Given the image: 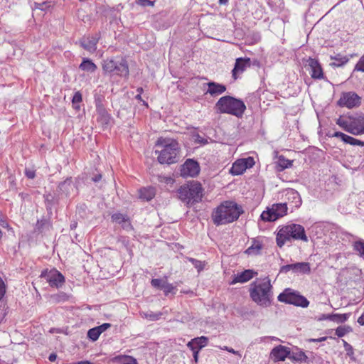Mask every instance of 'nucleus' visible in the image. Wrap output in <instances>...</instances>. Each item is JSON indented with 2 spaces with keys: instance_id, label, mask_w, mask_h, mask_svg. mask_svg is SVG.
<instances>
[{
  "instance_id": "nucleus-1",
  "label": "nucleus",
  "mask_w": 364,
  "mask_h": 364,
  "mask_svg": "<svg viewBox=\"0 0 364 364\" xmlns=\"http://www.w3.org/2000/svg\"><path fill=\"white\" fill-rule=\"evenodd\" d=\"M156 146L161 149L155 151L158 161L161 164H172L179 159L180 146L178 141L170 138H159Z\"/></svg>"
},
{
  "instance_id": "nucleus-2",
  "label": "nucleus",
  "mask_w": 364,
  "mask_h": 364,
  "mask_svg": "<svg viewBox=\"0 0 364 364\" xmlns=\"http://www.w3.org/2000/svg\"><path fill=\"white\" fill-rule=\"evenodd\" d=\"M252 300L262 307H268L272 304L273 298L272 286L270 279L265 277L252 283L250 288Z\"/></svg>"
},
{
  "instance_id": "nucleus-3",
  "label": "nucleus",
  "mask_w": 364,
  "mask_h": 364,
  "mask_svg": "<svg viewBox=\"0 0 364 364\" xmlns=\"http://www.w3.org/2000/svg\"><path fill=\"white\" fill-rule=\"evenodd\" d=\"M240 206L233 201L222 203L212 213V220L215 225L232 223L242 213Z\"/></svg>"
},
{
  "instance_id": "nucleus-4",
  "label": "nucleus",
  "mask_w": 364,
  "mask_h": 364,
  "mask_svg": "<svg viewBox=\"0 0 364 364\" xmlns=\"http://www.w3.org/2000/svg\"><path fill=\"white\" fill-rule=\"evenodd\" d=\"M276 239L277 244L279 247H282L287 242H290L291 240L308 241L304 228L294 223L282 227L277 232Z\"/></svg>"
},
{
  "instance_id": "nucleus-5",
  "label": "nucleus",
  "mask_w": 364,
  "mask_h": 364,
  "mask_svg": "<svg viewBox=\"0 0 364 364\" xmlns=\"http://www.w3.org/2000/svg\"><path fill=\"white\" fill-rule=\"evenodd\" d=\"M215 108L220 113H225L241 117L246 106L243 101L231 96H224L219 99L215 104Z\"/></svg>"
},
{
  "instance_id": "nucleus-6",
  "label": "nucleus",
  "mask_w": 364,
  "mask_h": 364,
  "mask_svg": "<svg viewBox=\"0 0 364 364\" xmlns=\"http://www.w3.org/2000/svg\"><path fill=\"white\" fill-rule=\"evenodd\" d=\"M178 198L184 203L189 204L191 203L198 202L203 197V188L199 182L193 183L181 186L178 191Z\"/></svg>"
},
{
  "instance_id": "nucleus-7",
  "label": "nucleus",
  "mask_w": 364,
  "mask_h": 364,
  "mask_svg": "<svg viewBox=\"0 0 364 364\" xmlns=\"http://www.w3.org/2000/svg\"><path fill=\"white\" fill-rule=\"evenodd\" d=\"M280 302L293 304L296 306L306 308L309 306V301L299 292L287 288L285 289L277 297Z\"/></svg>"
},
{
  "instance_id": "nucleus-8",
  "label": "nucleus",
  "mask_w": 364,
  "mask_h": 364,
  "mask_svg": "<svg viewBox=\"0 0 364 364\" xmlns=\"http://www.w3.org/2000/svg\"><path fill=\"white\" fill-rule=\"evenodd\" d=\"M287 203L273 204L271 208H267L261 214V219L264 221H275L283 217L287 212Z\"/></svg>"
},
{
  "instance_id": "nucleus-9",
  "label": "nucleus",
  "mask_w": 364,
  "mask_h": 364,
  "mask_svg": "<svg viewBox=\"0 0 364 364\" xmlns=\"http://www.w3.org/2000/svg\"><path fill=\"white\" fill-rule=\"evenodd\" d=\"M41 277L44 278L51 287L57 289L61 287L65 282L64 276L55 269L43 270Z\"/></svg>"
},
{
  "instance_id": "nucleus-10",
  "label": "nucleus",
  "mask_w": 364,
  "mask_h": 364,
  "mask_svg": "<svg viewBox=\"0 0 364 364\" xmlns=\"http://www.w3.org/2000/svg\"><path fill=\"white\" fill-rule=\"evenodd\" d=\"M180 171L181 176L183 178H193L200 173V166L196 161L188 159L181 166Z\"/></svg>"
},
{
  "instance_id": "nucleus-11",
  "label": "nucleus",
  "mask_w": 364,
  "mask_h": 364,
  "mask_svg": "<svg viewBox=\"0 0 364 364\" xmlns=\"http://www.w3.org/2000/svg\"><path fill=\"white\" fill-rule=\"evenodd\" d=\"M338 104L342 107L353 108L360 104V98L355 92H349L343 93L342 97L338 100Z\"/></svg>"
},
{
  "instance_id": "nucleus-12",
  "label": "nucleus",
  "mask_w": 364,
  "mask_h": 364,
  "mask_svg": "<svg viewBox=\"0 0 364 364\" xmlns=\"http://www.w3.org/2000/svg\"><path fill=\"white\" fill-rule=\"evenodd\" d=\"M291 270L294 273L309 274L311 268L309 262H297L282 266L280 269V272L287 273Z\"/></svg>"
},
{
  "instance_id": "nucleus-13",
  "label": "nucleus",
  "mask_w": 364,
  "mask_h": 364,
  "mask_svg": "<svg viewBox=\"0 0 364 364\" xmlns=\"http://www.w3.org/2000/svg\"><path fill=\"white\" fill-rule=\"evenodd\" d=\"M290 349L288 347L279 345L274 347L270 353V358L274 361H283L290 355Z\"/></svg>"
},
{
  "instance_id": "nucleus-14",
  "label": "nucleus",
  "mask_w": 364,
  "mask_h": 364,
  "mask_svg": "<svg viewBox=\"0 0 364 364\" xmlns=\"http://www.w3.org/2000/svg\"><path fill=\"white\" fill-rule=\"evenodd\" d=\"M250 66V58H237L236 60L235 67L232 71V77L236 80L240 75H241L247 68Z\"/></svg>"
},
{
  "instance_id": "nucleus-15",
  "label": "nucleus",
  "mask_w": 364,
  "mask_h": 364,
  "mask_svg": "<svg viewBox=\"0 0 364 364\" xmlns=\"http://www.w3.org/2000/svg\"><path fill=\"white\" fill-rule=\"evenodd\" d=\"M307 65L310 68L311 76L314 79H321L323 77L322 68L316 59L309 58L307 60Z\"/></svg>"
},
{
  "instance_id": "nucleus-16",
  "label": "nucleus",
  "mask_w": 364,
  "mask_h": 364,
  "mask_svg": "<svg viewBox=\"0 0 364 364\" xmlns=\"http://www.w3.org/2000/svg\"><path fill=\"white\" fill-rule=\"evenodd\" d=\"M286 200L291 208H299L301 205V198L299 193L294 189H288L285 193Z\"/></svg>"
},
{
  "instance_id": "nucleus-17",
  "label": "nucleus",
  "mask_w": 364,
  "mask_h": 364,
  "mask_svg": "<svg viewBox=\"0 0 364 364\" xmlns=\"http://www.w3.org/2000/svg\"><path fill=\"white\" fill-rule=\"evenodd\" d=\"M98 42V37L91 36V37H85L80 40L81 46L89 51L90 53H93L97 49V43Z\"/></svg>"
},
{
  "instance_id": "nucleus-18",
  "label": "nucleus",
  "mask_w": 364,
  "mask_h": 364,
  "mask_svg": "<svg viewBox=\"0 0 364 364\" xmlns=\"http://www.w3.org/2000/svg\"><path fill=\"white\" fill-rule=\"evenodd\" d=\"M74 188L71 178H67L59 184L58 192L61 196H69L73 193Z\"/></svg>"
},
{
  "instance_id": "nucleus-19",
  "label": "nucleus",
  "mask_w": 364,
  "mask_h": 364,
  "mask_svg": "<svg viewBox=\"0 0 364 364\" xmlns=\"http://www.w3.org/2000/svg\"><path fill=\"white\" fill-rule=\"evenodd\" d=\"M350 133L354 135L364 134V116H359L352 119V129Z\"/></svg>"
},
{
  "instance_id": "nucleus-20",
  "label": "nucleus",
  "mask_w": 364,
  "mask_h": 364,
  "mask_svg": "<svg viewBox=\"0 0 364 364\" xmlns=\"http://www.w3.org/2000/svg\"><path fill=\"white\" fill-rule=\"evenodd\" d=\"M208 90L206 94H210L211 96H218L223 94L226 90V87L222 84L215 82H209L207 83Z\"/></svg>"
},
{
  "instance_id": "nucleus-21",
  "label": "nucleus",
  "mask_w": 364,
  "mask_h": 364,
  "mask_svg": "<svg viewBox=\"0 0 364 364\" xmlns=\"http://www.w3.org/2000/svg\"><path fill=\"white\" fill-rule=\"evenodd\" d=\"M255 274H257V272H254L253 270L246 269L244 272L236 274L235 276V278L232 279V281L231 282L230 284H235L238 282H240V283L246 282L249 281L250 279H251L252 278H253V277Z\"/></svg>"
},
{
  "instance_id": "nucleus-22",
  "label": "nucleus",
  "mask_w": 364,
  "mask_h": 364,
  "mask_svg": "<svg viewBox=\"0 0 364 364\" xmlns=\"http://www.w3.org/2000/svg\"><path fill=\"white\" fill-rule=\"evenodd\" d=\"M96 107L97 113V121L103 126L107 125L110 121V115L100 103H97L96 105Z\"/></svg>"
},
{
  "instance_id": "nucleus-23",
  "label": "nucleus",
  "mask_w": 364,
  "mask_h": 364,
  "mask_svg": "<svg viewBox=\"0 0 364 364\" xmlns=\"http://www.w3.org/2000/svg\"><path fill=\"white\" fill-rule=\"evenodd\" d=\"M333 136L340 138L343 141H344L346 144H349L350 145L361 146H364V141L357 139L355 138H353L350 136H348V135L343 134L342 132H336L333 134Z\"/></svg>"
},
{
  "instance_id": "nucleus-24",
  "label": "nucleus",
  "mask_w": 364,
  "mask_h": 364,
  "mask_svg": "<svg viewBox=\"0 0 364 364\" xmlns=\"http://www.w3.org/2000/svg\"><path fill=\"white\" fill-rule=\"evenodd\" d=\"M114 72L121 77H127L129 76V70L127 60L122 58L117 60L116 68H114Z\"/></svg>"
},
{
  "instance_id": "nucleus-25",
  "label": "nucleus",
  "mask_w": 364,
  "mask_h": 364,
  "mask_svg": "<svg viewBox=\"0 0 364 364\" xmlns=\"http://www.w3.org/2000/svg\"><path fill=\"white\" fill-rule=\"evenodd\" d=\"M112 219L114 222L122 225V228L126 230H131L132 229L129 218L125 215L115 213L112 215Z\"/></svg>"
},
{
  "instance_id": "nucleus-26",
  "label": "nucleus",
  "mask_w": 364,
  "mask_h": 364,
  "mask_svg": "<svg viewBox=\"0 0 364 364\" xmlns=\"http://www.w3.org/2000/svg\"><path fill=\"white\" fill-rule=\"evenodd\" d=\"M208 338L205 336L197 337L192 339L187 344V346L191 350H200L202 348L205 347L208 344Z\"/></svg>"
},
{
  "instance_id": "nucleus-27",
  "label": "nucleus",
  "mask_w": 364,
  "mask_h": 364,
  "mask_svg": "<svg viewBox=\"0 0 364 364\" xmlns=\"http://www.w3.org/2000/svg\"><path fill=\"white\" fill-rule=\"evenodd\" d=\"M263 247L262 243L259 240H254L252 245L245 250V253L248 255H257Z\"/></svg>"
},
{
  "instance_id": "nucleus-28",
  "label": "nucleus",
  "mask_w": 364,
  "mask_h": 364,
  "mask_svg": "<svg viewBox=\"0 0 364 364\" xmlns=\"http://www.w3.org/2000/svg\"><path fill=\"white\" fill-rule=\"evenodd\" d=\"M112 361L117 364H138L134 358L125 355L115 356L112 358Z\"/></svg>"
},
{
  "instance_id": "nucleus-29",
  "label": "nucleus",
  "mask_w": 364,
  "mask_h": 364,
  "mask_svg": "<svg viewBox=\"0 0 364 364\" xmlns=\"http://www.w3.org/2000/svg\"><path fill=\"white\" fill-rule=\"evenodd\" d=\"M139 198L145 200H151L155 196V189L153 187L142 188L139 191Z\"/></svg>"
},
{
  "instance_id": "nucleus-30",
  "label": "nucleus",
  "mask_w": 364,
  "mask_h": 364,
  "mask_svg": "<svg viewBox=\"0 0 364 364\" xmlns=\"http://www.w3.org/2000/svg\"><path fill=\"white\" fill-rule=\"evenodd\" d=\"M246 170V168L245 165L243 164L241 159L237 160L232 166V168H230V173L233 176H238Z\"/></svg>"
},
{
  "instance_id": "nucleus-31",
  "label": "nucleus",
  "mask_w": 364,
  "mask_h": 364,
  "mask_svg": "<svg viewBox=\"0 0 364 364\" xmlns=\"http://www.w3.org/2000/svg\"><path fill=\"white\" fill-rule=\"evenodd\" d=\"M79 68L82 70L89 73H94L97 70V65L89 59H84Z\"/></svg>"
},
{
  "instance_id": "nucleus-32",
  "label": "nucleus",
  "mask_w": 364,
  "mask_h": 364,
  "mask_svg": "<svg viewBox=\"0 0 364 364\" xmlns=\"http://www.w3.org/2000/svg\"><path fill=\"white\" fill-rule=\"evenodd\" d=\"M116 61L114 59H107L103 61L102 69L105 73H113L116 68Z\"/></svg>"
},
{
  "instance_id": "nucleus-33",
  "label": "nucleus",
  "mask_w": 364,
  "mask_h": 364,
  "mask_svg": "<svg viewBox=\"0 0 364 364\" xmlns=\"http://www.w3.org/2000/svg\"><path fill=\"white\" fill-rule=\"evenodd\" d=\"M332 60H334L330 65L335 67H339L346 64L348 61V58L346 56H341L338 55L335 57H331Z\"/></svg>"
},
{
  "instance_id": "nucleus-34",
  "label": "nucleus",
  "mask_w": 364,
  "mask_h": 364,
  "mask_svg": "<svg viewBox=\"0 0 364 364\" xmlns=\"http://www.w3.org/2000/svg\"><path fill=\"white\" fill-rule=\"evenodd\" d=\"M336 124L339 127L343 128L345 131H346L349 133H350V130L352 129V120H350L349 122L342 117H339L336 121Z\"/></svg>"
},
{
  "instance_id": "nucleus-35",
  "label": "nucleus",
  "mask_w": 364,
  "mask_h": 364,
  "mask_svg": "<svg viewBox=\"0 0 364 364\" xmlns=\"http://www.w3.org/2000/svg\"><path fill=\"white\" fill-rule=\"evenodd\" d=\"M350 314H332L331 321L333 322H336L337 323H341L347 321L350 316Z\"/></svg>"
},
{
  "instance_id": "nucleus-36",
  "label": "nucleus",
  "mask_w": 364,
  "mask_h": 364,
  "mask_svg": "<svg viewBox=\"0 0 364 364\" xmlns=\"http://www.w3.org/2000/svg\"><path fill=\"white\" fill-rule=\"evenodd\" d=\"M289 358L296 361H300L301 363L306 362L307 356L302 351H299L297 353H293L292 355L290 354Z\"/></svg>"
},
{
  "instance_id": "nucleus-37",
  "label": "nucleus",
  "mask_w": 364,
  "mask_h": 364,
  "mask_svg": "<svg viewBox=\"0 0 364 364\" xmlns=\"http://www.w3.org/2000/svg\"><path fill=\"white\" fill-rule=\"evenodd\" d=\"M354 250L357 251L360 256L364 257V240H359L354 242Z\"/></svg>"
},
{
  "instance_id": "nucleus-38",
  "label": "nucleus",
  "mask_w": 364,
  "mask_h": 364,
  "mask_svg": "<svg viewBox=\"0 0 364 364\" xmlns=\"http://www.w3.org/2000/svg\"><path fill=\"white\" fill-rule=\"evenodd\" d=\"M163 290L164 294L168 296L169 294H176L177 289L176 287L166 282L164 286Z\"/></svg>"
},
{
  "instance_id": "nucleus-39",
  "label": "nucleus",
  "mask_w": 364,
  "mask_h": 364,
  "mask_svg": "<svg viewBox=\"0 0 364 364\" xmlns=\"http://www.w3.org/2000/svg\"><path fill=\"white\" fill-rule=\"evenodd\" d=\"M100 334V331L98 330V328L95 327L88 331L87 337L92 341H95L98 339Z\"/></svg>"
},
{
  "instance_id": "nucleus-40",
  "label": "nucleus",
  "mask_w": 364,
  "mask_h": 364,
  "mask_svg": "<svg viewBox=\"0 0 364 364\" xmlns=\"http://www.w3.org/2000/svg\"><path fill=\"white\" fill-rule=\"evenodd\" d=\"M188 260L193 264L195 268L197 269L198 272H201L206 264L205 262H201L193 258H188Z\"/></svg>"
},
{
  "instance_id": "nucleus-41",
  "label": "nucleus",
  "mask_w": 364,
  "mask_h": 364,
  "mask_svg": "<svg viewBox=\"0 0 364 364\" xmlns=\"http://www.w3.org/2000/svg\"><path fill=\"white\" fill-rule=\"evenodd\" d=\"M351 331V328L350 326H338L336 329V335L338 337H343L347 333L350 332Z\"/></svg>"
},
{
  "instance_id": "nucleus-42",
  "label": "nucleus",
  "mask_w": 364,
  "mask_h": 364,
  "mask_svg": "<svg viewBox=\"0 0 364 364\" xmlns=\"http://www.w3.org/2000/svg\"><path fill=\"white\" fill-rule=\"evenodd\" d=\"M278 165L282 168V169H284L291 167L292 161L289 159H286L284 156H281L278 160Z\"/></svg>"
},
{
  "instance_id": "nucleus-43",
  "label": "nucleus",
  "mask_w": 364,
  "mask_h": 364,
  "mask_svg": "<svg viewBox=\"0 0 364 364\" xmlns=\"http://www.w3.org/2000/svg\"><path fill=\"white\" fill-rule=\"evenodd\" d=\"M167 279H153L151 281V285L155 287V288H157V289H163L164 288V286L165 284V283L166 282Z\"/></svg>"
},
{
  "instance_id": "nucleus-44",
  "label": "nucleus",
  "mask_w": 364,
  "mask_h": 364,
  "mask_svg": "<svg viewBox=\"0 0 364 364\" xmlns=\"http://www.w3.org/2000/svg\"><path fill=\"white\" fill-rule=\"evenodd\" d=\"M245 165L246 169L252 168L255 165V160L252 157H247L245 159H240Z\"/></svg>"
},
{
  "instance_id": "nucleus-45",
  "label": "nucleus",
  "mask_w": 364,
  "mask_h": 364,
  "mask_svg": "<svg viewBox=\"0 0 364 364\" xmlns=\"http://www.w3.org/2000/svg\"><path fill=\"white\" fill-rule=\"evenodd\" d=\"M355 70L364 72V55L360 58L355 65Z\"/></svg>"
},
{
  "instance_id": "nucleus-46",
  "label": "nucleus",
  "mask_w": 364,
  "mask_h": 364,
  "mask_svg": "<svg viewBox=\"0 0 364 364\" xmlns=\"http://www.w3.org/2000/svg\"><path fill=\"white\" fill-rule=\"evenodd\" d=\"M136 3L144 7L154 6V2L150 0H136Z\"/></svg>"
},
{
  "instance_id": "nucleus-47",
  "label": "nucleus",
  "mask_w": 364,
  "mask_h": 364,
  "mask_svg": "<svg viewBox=\"0 0 364 364\" xmlns=\"http://www.w3.org/2000/svg\"><path fill=\"white\" fill-rule=\"evenodd\" d=\"M82 101V95L80 92H76L73 97V104L75 105Z\"/></svg>"
},
{
  "instance_id": "nucleus-48",
  "label": "nucleus",
  "mask_w": 364,
  "mask_h": 364,
  "mask_svg": "<svg viewBox=\"0 0 364 364\" xmlns=\"http://www.w3.org/2000/svg\"><path fill=\"white\" fill-rule=\"evenodd\" d=\"M6 292V287L1 278L0 277V300L3 298Z\"/></svg>"
},
{
  "instance_id": "nucleus-49",
  "label": "nucleus",
  "mask_w": 364,
  "mask_h": 364,
  "mask_svg": "<svg viewBox=\"0 0 364 364\" xmlns=\"http://www.w3.org/2000/svg\"><path fill=\"white\" fill-rule=\"evenodd\" d=\"M25 174L28 178L31 179H33L36 176L35 171L29 168H26Z\"/></svg>"
},
{
  "instance_id": "nucleus-50",
  "label": "nucleus",
  "mask_w": 364,
  "mask_h": 364,
  "mask_svg": "<svg viewBox=\"0 0 364 364\" xmlns=\"http://www.w3.org/2000/svg\"><path fill=\"white\" fill-rule=\"evenodd\" d=\"M110 326H111L110 323H103V324H102V325H100L99 326H97V328L100 331V333H102V332H104L107 329H108Z\"/></svg>"
},
{
  "instance_id": "nucleus-51",
  "label": "nucleus",
  "mask_w": 364,
  "mask_h": 364,
  "mask_svg": "<svg viewBox=\"0 0 364 364\" xmlns=\"http://www.w3.org/2000/svg\"><path fill=\"white\" fill-rule=\"evenodd\" d=\"M0 226L5 229H8V230L10 229V227H9V225L8 224V223L1 218H0Z\"/></svg>"
},
{
  "instance_id": "nucleus-52",
  "label": "nucleus",
  "mask_w": 364,
  "mask_h": 364,
  "mask_svg": "<svg viewBox=\"0 0 364 364\" xmlns=\"http://www.w3.org/2000/svg\"><path fill=\"white\" fill-rule=\"evenodd\" d=\"M332 314H322L318 318V321H323V320H329L331 321V316Z\"/></svg>"
},
{
  "instance_id": "nucleus-53",
  "label": "nucleus",
  "mask_w": 364,
  "mask_h": 364,
  "mask_svg": "<svg viewBox=\"0 0 364 364\" xmlns=\"http://www.w3.org/2000/svg\"><path fill=\"white\" fill-rule=\"evenodd\" d=\"M223 349L225 350H227V351H228V352H230L231 353H233V354H235V355H239L240 356H241V355L239 353L238 351L235 350L232 348H229L228 346H225Z\"/></svg>"
},
{
  "instance_id": "nucleus-54",
  "label": "nucleus",
  "mask_w": 364,
  "mask_h": 364,
  "mask_svg": "<svg viewBox=\"0 0 364 364\" xmlns=\"http://www.w3.org/2000/svg\"><path fill=\"white\" fill-rule=\"evenodd\" d=\"M358 323L361 325L364 326V314H362L358 319Z\"/></svg>"
},
{
  "instance_id": "nucleus-55",
  "label": "nucleus",
  "mask_w": 364,
  "mask_h": 364,
  "mask_svg": "<svg viewBox=\"0 0 364 364\" xmlns=\"http://www.w3.org/2000/svg\"><path fill=\"white\" fill-rule=\"evenodd\" d=\"M102 178V175L101 174H97L95 176L92 177V180L94 181V182H97L99 181L100 180H101Z\"/></svg>"
},
{
  "instance_id": "nucleus-56",
  "label": "nucleus",
  "mask_w": 364,
  "mask_h": 364,
  "mask_svg": "<svg viewBox=\"0 0 364 364\" xmlns=\"http://www.w3.org/2000/svg\"><path fill=\"white\" fill-rule=\"evenodd\" d=\"M193 352V358H194V360L196 362L198 361V353H199V350H192Z\"/></svg>"
},
{
  "instance_id": "nucleus-57",
  "label": "nucleus",
  "mask_w": 364,
  "mask_h": 364,
  "mask_svg": "<svg viewBox=\"0 0 364 364\" xmlns=\"http://www.w3.org/2000/svg\"><path fill=\"white\" fill-rule=\"evenodd\" d=\"M56 358H57V355L54 353H52L49 355V360L51 361V362H53L56 360Z\"/></svg>"
},
{
  "instance_id": "nucleus-58",
  "label": "nucleus",
  "mask_w": 364,
  "mask_h": 364,
  "mask_svg": "<svg viewBox=\"0 0 364 364\" xmlns=\"http://www.w3.org/2000/svg\"><path fill=\"white\" fill-rule=\"evenodd\" d=\"M344 342V346H345V348L346 350H351L352 349V347L350 344H348L347 342L346 341H343Z\"/></svg>"
},
{
  "instance_id": "nucleus-59",
  "label": "nucleus",
  "mask_w": 364,
  "mask_h": 364,
  "mask_svg": "<svg viewBox=\"0 0 364 364\" xmlns=\"http://www.w3.org/2000/svg\"><path fill=\"white\" fill-rule=\"evenodd\" d=\"M76 226H77V223H73V224H71V225H70V228H71V229H74V228H76Z\"/></svg>"
},
{
  "instance_id": "nucleus-60",
  "label": "nucleus",
  "mask_w": 364,
  "mask_h": 364,
  "mask_svg": "<svg viewBox=\"0 0 364 364\" xmlns=\"http://www.w3.org/2000/svg\"><path fill=\"white\" fill-rule=\"evenodd\" d=\"M219 1L221 4H225L228 0H219Z\"/></svg>"
},
{
  "instance_id": "nucleus-61",
  "label": "nucleus",
  "mask_w": 364,
  "mask_h": 364,
  "mask_svg": "<svg viewBox=\"0 0 364 364\" xmlns=\"http://www.w3.org/2000/svg\"><path fill=\"white\" fill-rule=\"evenodd\" d=\"M136 98L139 100H141V94H138L136 96Z\"/></svg>"
},
{
  "instance_id": "nucleus-62",
  "label": "nucleus",
  "mask_w": 364,
  "mask_h": 364,
  "mask_svg": "<svg viewBox=\"0 0 364 364\" xmlns=\"http://www.w3.org/2000/svg\"><path fill=\"white\" fill-rule=\"evenodd\" d=\"M142 91H143V89L141 87H139L137 89V92H139V94H141L142 92Z\"/></svg>"
},
{
  "instance_id": "nucleus-63",
  "label": "nucleus",
  "mask_w": 364,
  "mask_h": 364,
  "mask_svg": "<svg viewBox=\"0 0 364 364\" xmlns=\"http://www.w3.org/2000/svg\"><path fill=\"white\" fill-rule=\"evenodd\" d=\"M325 339H326L325 338H321L318 341H324Z\"/></svg>"
},
{
  "instance_id": "nucleus-64",
  "label": "nucleus",
  "mask_w": 364,
  "mask_h": 364,
  "mask_svg": "<svg viewBox=\"0 0 364 364\" xmlns=\"http://www.w3.org/2000/svg\"><path fill=\"white\" fill-rule=\"evenodd\" d=\"M171 178H168V179H166V181H171Z\"/></svg>"
}]
</instances>
